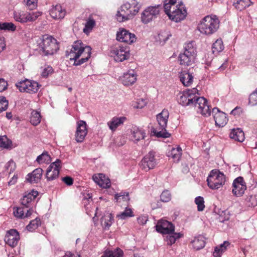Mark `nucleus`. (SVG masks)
Returning <instances> with one entry per match:
<instances>
[{"label": "nucleus", "mask_w": 257, "mask_h": 257, "mask_svg": "<svg viewBox=\"0 0 257 257\" xmlns=\"http://www.w3.org/2000/svg\"><path fill=\"white\" fill-rule=\"evenodd\" d=\"M197 92L198 90L193 88L179 93L177 98L178 103L184 106H194L198 113L205 116H209L211 110L207 104V100L203 97L197 95Z\"/></svg>", "instance_id": "nucleus-1"}, {"label": "nucleus", "mask_w": 257, "mask_h": 257, "mask_svg": "<svg viewBox=\"0 0 257 257\" xmlns=\"http://www.w3.org/2000/svg\"><path fill=\"white\" fill-rule=\"evenodd\" d=\"M91 54V48L85 46L81 41H76L70 51L66 52V56L70 60H74L73 65L79 66L88 60Z\"/></svg>", "instance_id": "nucleus-2"}, {"label": "nucleus", "mask_w": 257, "mask_h": 257, "mask_svg": "<svg viewBox=\"0 0 257 257\" xmlns=\"http://www.w3.org/2000/svg\"><path fill=\"white\" fill-rule=\"evenodd\" d=\"M141 4L136 0L126 3L120 6L117 11L115 18L119 22H123L132 19L139 11Z\"/></svg>", "instance_id": "nucleus-3"}, {"label": "nucleus", "mask_w": 257, "mask_h": 257, "mask_svg": "<svg viewBox=\"0 0 257 257\" xmlns=\"http://www.w3.org/2000/svg\"><path fill=\"white\" fill-rule=\"evenodd\" d=\"M38 44L39 53L42 55L48 56L53 55L59 49L58 43L52 36H44L40 39Z\"/></svg>", "instance_id": "nucleus-4"}, {"label": "nucleus", "mask_w": 257, "mask_h": 257, "mask_svg": "<svg viewBox=\"0 0 257 257\" xmlns=\"http://www.w3.org/2000/svg\"><path fill=\"white\" fill-rule=\"evenodd\" d=\"M169 116L167 109H164L161 112L156 116L157 121L159 125L158 128H153L152 132L158 138H167L170 134L167 132L166 127Z\"/></svg>", "instance_id": "nucleus-5"}, {"label": "nucleus", "mask_w": 257, "mask_h": 257, "mask_svg": "<svg viewBox=\"0 0 257 257\" xmlns=\"http://www.w3.org/2000/svg\"><path fill=\"white\" fill-rule=\"evenodd\" d=\"M219 24V20L216 16H207L200 21L198 29L202 34L211 35L217 30Z\"/></svg>", "instance_id": "nucleus-6"}, {"label": "nucleus", "mask_w": 257, "mask_h": 257, "mask_svg": "<svg viewBox=\"0 0 257 257\" xmlns=\"http://www.w3.org/2000/svg\"><path fill=\"white\" fill-rule=\"evenodd\" d=\"M184 49L183 53H180L179 56L180 64L184 66L191 65L194 62L196 55L194 42L191 41L185 44Z\"/></svg>", "instance_id": "nucleus-7"}, {"label": "nucleus", "mask_w": 257, "mask_h": 257, "mask_svg": "<svg viewBox=\"0 0 257 257\" xmlns=\"http://www.w3.org/2000/svg\"><path fill=\"white\" fill-rule=\"evenodd\" d=\"M208 187L213 190L222 187L225 182V176L223 173L217 170H212L207 179Z\"/></svg>", "instance_id": "nucleus-8"}, {"label": "nucleus", "mask_w": 257, "mask_h": 257, "mask_svg": "<svg viewBox=\"0 0 257 257\" xmlns=\"http://www.w3.org/2000/svg\"><path fill=\"white\" fill-rule=\"evenodd\" d=\"M16 85L21 92L29 93H36L41 86L37 82L28 79L19 82Z\"/></svg>", "instance_id": "nucleus-9"}, {"label": "nucleus", "mask_w": 257, "mask_h": 257, "mask_svg": "<svg viewBox=\"0 0 257 257\" xmlns=\"http://www.w3.org/2000/svg\"><path fill=\"white\" fill-rule=\"evenodd\" d=\"M61 161L57 159L48 167L46 172V178L48 181H52L58 178L61 168Z\"/></svg>", "instance_id": "nucleus-10"}, {"label": "nucleus", "mask_w": 257, "mask_h": 257, "mask_svg": "<svg viewBox=\"0 0 257 257\" xmlns=\"http://www.w3.org/2000/svg\"><path fill=\"white\" fill-rule=\"evenodd\" d=\"M110 54L115 61L122 62L130 57V49L126 46H119L113 48L110 51Z\"/></svg>", "instance_id": "nucleus-11"}, {"label": "nucleus", "mask_w": 257, "mask_h": 257, "mask_svg": "<svg viewBox=\"0 0 257 257\" xmlns=\"http://www.w3.org/2000/svg\"><path fill=\"white\" fill-rule=\"evenodd\" d=\"M160 5L149 7L141 14V20L144 24H148L156 19L159 14Z\"/></svg>", "instance_id": "nucleus-12"}, {"label": "nucleus", "mask_w": 257, "mask_h": 257, "mask_svg": "<svg viewBox=\"0 0 257 257\" xmlns=\"http://www.w3.org/2000/svg\"><path fill=\"white\" fill-rule=\"evenodd\" d=\"M155 152L150 151L146 155L140 162V167L142 170L148 171L153 169L157 164L156 160L155 158Z\"/></svg>", "instance_id": "nucleus-13"}, {"label": "nucleus", "mask_w": 257, "mask_h": 257, "mask_svg": "<svg viewBox=\"0 0 257 257\" xmlns=\"http://www.w3.org/2000/svg\"><path fill=\"white\" fill-rule=\"evenodd\" d=\"M232 192L237 197L241 196L246 189V184L242 177H238L234 180L232 184Z\"/></svg>", "instance_id": "nucleus-14"}, {"label": "nucleus", "mask_w": 257, "mask_h": 257, "mask_svg": "<svg viewBox=\"0 0 257 257\" xmlns=\"http://www.w3.org/2000/svg\"><path fill=\"white\" fill-rule=\"evenodd\" d=\"M116 40L119 42L131 44L135 42L136 37L135 34L124 29H119L116 34Z\"/></svg>", "instance_id": "nucleus-15"}, {"label": "nucleus", "mask_w": 257, "mask_h": 257, "mask_svg": "<svg viewBox=\"0 0 257 257\" xmlns=\"http://www.w3.org/2000/svg\"><path fill=\"white\" fill-rule=\"evenodd\" d=\"M156 229L157 232L163 234H170L174 231L175 226L171 222L162 219L158 222Z\"/></svg>", "instance_id": "nucleus-16"}, {"label": "nucleus", "mask_w": 257, "mask_h": 257, "mask_svg": "<svg viewBox=\"0 0 257 257\" xmlns=\"http://www.w3.org/2000/svg\"><path fill=\"white\" fill-rule=\"evenodd\" d=\"M186 10L184 9L182 5L179 7H175L173 11L171 12V14L169 15V18L172 21L175 22H180L183 20L186 16Z\"/></svg>", "instance_id": "nucleus-17"}, {"label": "nucleus", "mask_w": 257, "mask_h": 257, "mask_svg": "<svg viewBox=\"0 0 257 257\" xmlns=\"http://www.w3.org/2000/svg\"><path fill=\"white\" fill-rule=\"evenodd\" d=\"M20 239L19 232L16 229L9 230L5 237L6 243L12 247H15Z\"/></svg>", "instance_id": "nucleus-18"}, {"label": "nucleus", "mask_w": 257, "mask_h": 257, "mask_svg": "<svg viewBox=\"0 0 257 257\" xmlns=\"http://www.w3.org/2000/svg\"><path fill=\"white\" fill-rule=\"evenodd\" d=\"M212 113L213 114L214 119L216 125L219 127L224 126L228 121L226 114L221 111L218 108L214 107L212 109Z\"/></svg>", "instance_id": "nucleus-19"}, {"label": "nucleus", "mask_w": 257, "mask_h": 257, "mask_svg": "<svg viewBox=\"0 0 257 257\" xmlns=\"http://www.w3.org/2000/svg\"><path fill=\"white\" fill-rule=\"evenodd\" d=\"M87 134V130L86 122L83 120L78 121L75 134L76 141L79 143L82 142Z\"/></svg>", "instance_id": "nucleus-20"}, {"label": "nucleus", "mask_w": 257, "mask_h": 257, "mask_svg": "<svg viewBox=\"0 0 257 257\" xmlns=\"http://www.w3.org/2000/svg\"><path fill=\"white\" fill-rule=\"evenodd\" d=\"M38 195V192L34 190H32L31 192L25 194L21 199V205L27 209L33 208L32 202L34 201Z\"/></svg>", "instance_id": "nucleus-21"}, {"label": "nucleus", "mask_w": 257, "mask_h": 257, "mask_svg": "<svg viewBox=\"0 0 257 257\" xmlns=\"http://www.w3.org/2000/svg\"><path fill=\"white\" fill-rule=\"evenodd\" d=\"M66 10L60 5L53 6L50 10V15L54 19H63L66 15Z\"/></svg>", "instance_id": "nucleus-22"}, {"label": "nucleus", "mask_w": 257, "mask_h": 257, "mask_svg": "<svg viewBox=\"0 0 257 257\" xmlns=\"http://www.w3.org/2000/svg\"><path fill=\"white\" fill-rule=\"evenodd\" d=\"M137 76V73L134 70H130L123 74L121 77L122 83L126 86L132 85L136 81Z\"/></svg>", "instance_id": "nucleus-23"}, {"label": "nucleus", "mask_w": 257, "mask_h": 257, "mask_svg": "<svg viewBox=\"0 0 257 257\" xmlns=\"http://www.w3.org/2000/svg\"><path fill=\"white\" fill-rule=\"evenodd\" d=\"M92 178L96 183L102 188H107L110 186L109 179L102 174H99L97 175H94L93 176Z\"/></svg>", "instance_id": "nucleus-24"}, {"label": "nucleus", "mask_w": 257, "mask_h": 257, "mask_svg": "<svg viewBox=\"0 0 257 257\" xmlns=\"http://www.w3.org/2000/svg\"><path fill=\"white\" fill-rule=\"evenodd\" d=\"M25 207H18L14 208V214L19 218H25L30 217L33 212V208L27 209L26 210L24 208Z\"/></svg>", "instance_id": "nucleus-25"}, {"label": "nucleus", "mask_w": 257, "mask_h": 257, "mask_svg": "<svg viewBox=\"0 0 257 257\" xmlns=\"http://www.w3.org/2000/svg\"><path fill=\"white\" fill-rule=\"evenodd\" d=\"M43 173V169L38 168L27 175V180L31 183H38L40 181Z\"/></svg>", "instance_id": "nucleus-26"}, {"label": "nucleus", "mask_w": 257, "mask_h": 257, "mask_svg": "<svg viewBox=\"0 0 257 257\" xmlns=\"http://www.w3.org/2000/svg\"><path fill=\"white\" fill-rule=\"evenodd\" d=\"M193 76L187 71H182L179 74L180 80L185 86H189L193 82Z\"/></svg>", "instance_id": "nucleus-27"}, {"label": "nucleus", "mask_w": 257, "mask_h": 257, "mask_svg": "<svg viewBox=\"0 0 257 257\" xmlns=\"http://www.w3.org/2000/svg\"><path fill=\"white\" fill-rule=\"evenodd\" d=\"M131 133L132 135L133 140L135 142H138L141 140L144 139L145 137V131L136 126L132 127L131 129Z\"/></svg>", "instance_id": "nucleus-28"}, {"label": "nucleus", "mask_w": 257, "mask_h": 257, "mask_svg": "<svg viewBox=\"0 0 257 257\" xmlns=\"http://www.w3.org/2000/svg\"><path fill=\"white\" fill-rule=\"evenodd\" d=\"M125 120H126V117L124 116L114 117L107 122V125L109 128L113 132L116 130L118 126L123 124Z\"/></svg>", "instance_id": "nucleus-29"}, {"label": "nucleus", "mask_w": 257, "mask_h": 257, "mask_svg": "<svg viewBox=\"0 0 257 257\" xmlns=\"http://www.w3.org/2000/svg\"><path fill=\"white\" fill-rule=\"evenodd\" d=\"M229 137L231 139L239 142H242L244 140V133L239 128L232 129L230 133Z\"/></svg>", "instance_id": "nucleus-30"}, {"label": "nucleus", "mask_w": 257, "mask_h": 257, "mask_svg": "<svg viewBox=\"0 0 257 257\" xmlns=\"http://www.w3.org/2000/svg\"><path fill=\"white\" fill-rule=\"evenodd\" d=\"M14 18L16 21L21 23L29 22V13L24 12H14Z\"/></svg>", "instance_id": "nucleus-31"}, {"label": "nucleus", "mask_w": 257, "mask_h": 257, "mask_svg": "<svg viewBox=\"0 0 257 257\" xmlns=\"http://www.w3.org/2000/svg\"><path fill=\"white\" fill-rule=\"evenodd\" d=\"M192 247L196 250H199L203 248L205 244L204 238L202 235H199L194 237V239L191 242Z\"/></svg>", "instance_id": "nucleus-32"}, {"label": "nucleus", "mask_w": 257, "mask_h": 257, "mask_svg": "<svg viewBox=\"0 0 257 257\" xmlns=\"http://www.w3.org/2000/svg\"><path fill=\"white\" fill-rule=\"evenodd\" d=\"M182 155V149L178 146L176 148H172L170 152H168V156L171 157L174 162H178Z\"/></svg>", "instance_id": "nucleus-33"}, {"label": "nucleus", "mask_w": 257, "mask_h": 257, "mask_svg": "<svg viewBox=\"0 0 257 257\" xmlns=\"http://www.w3.org/2000/svg\"><path fill=\"white\" fill-rule=\"evenodd\" d=\"M167 235L166 237L165 240L167 242L168 245H171L174 243L177 239H179L183 236V234L181 233H176L172 232L170 234H167Z\"/></svg>", "instance_id": "nucleus-34"}, {"label": "nucleus", "mask_w": 257, "mask_h": 257, "mask_svg": "<svg viewBox=\"0 0 257 257\" xmlns=\"http://www.w3.org/2000/svg\"><path fill=\"white\" fill-rule=\"evenodd\" d=\"M251 3L250 0H234L233 5L237 10L241 11L249 7Z\"/></svg>", "instance_id": "nucleus-35"}, {"label": "nucleus", "mask_w": 257, "mask_h": 257, "mask_svg": "<svg viewBox=\"0 0 257 257\" xmlns=\"http://www.w3.org/2000/svg\"><path fill=\"white\" fill-rule=\"evenodd\" d=\"M230 244L227 241H224V242L219 246H216L213 253L214 257H221L222 253L226 249V247Z\"/></svg>", "instance_id": "nucleus-36"}, {"label": "nucleus", "mask_w": 257, "mask_h": 257, "mask_svg": "<svg viewBox=\"0 0 257 257\" xmlns=\"http://www.w3.org/2000/svg\"><path fill=\"white\" fill-rule=\"evenodd\" d=\"M113 221V217L111 214H108L101 218V225L105 230L109 228Z\"/></svg>", "instance_id": "nucleus-37"}, {"label": "nucleus", "mask_w": 257, "mask_h": 257, "mask_svg": "<svg viewBox=\"0 0 257 257\" xmlns=\"http://www.w3.org/2000/svg\"><path fill=\"white\" fill-rule=\"evenodd\" d=\"M176 0H165L164 2V12L169 16V15L171 14L172 8L173 9L175 7H177V5H175Z\"/></svg>", "instance_id": "nucleus-38"}, {"label": "nucleus", "mask_w": 257, "mask_h": 257, "mask_svg": "<svg viewBox=\"0 0 257 257\" xmlns=\"http://www.w3.org/2000/svg\"><path fill=\"white\" fill-rule=\"evenodd\" d=\"M36 161L39 164H49L51 161V158L48 153L45 151L41 155L37 157Z\"/></svg>", "instance_id": "nucleus-39"}, {"label": "nucleus", "mask_w": 257, "mask_h": 257, "mask_svg": "<svg viewBox=\"0 0 257 257\" xmlns=\"http://www.w3.org/2000/svg\"><path fill=\"white\" fill-rule=\"evenodd\" d=\"M224 49L223 42L221 40H217L212 45V50L214 54H217Z\"/></svg>", "instance_id": "nucleus-40"}, {"label": "nucleus", "mask_w": 257, "mask_h": 257, "mask_svg": "<svg viewBox=\"0 0 257 257\" xmlns=\"http://www.w3.org/2000/svg\"><path fill=\"white\" fill-rule=\"evenodd\" d=\"M41 116L40 113L36 110L31 112L30 122L33 125H37L41 122Z\"/></svg>", "instance_id": "nucleus-41"}, {"label": "nucleus", "mask_w": 257, "mask_h": 257, "mask_svg": "<svg viewBox=\"0 0 257 257\" xmlns=\"http://www.w3.org/2000/svg\"><path fill=\"white\" fill-rule=\"evenodd\" d=\"M92 196L90 195L89 194H87L86 196H85L82 201V203L83 205L86 213L89 214V212L90 211V208L91 206V203H92Z\"/></svg>", "instance_id": "nucleus-42"}, {"label": "nucleus", "mask_w": 257, "mask_h": 257, "mask_svg": "<svg viewBox=\"0 0 257 257\" xmlns=\"http://www.w3.org/2000/svg\"><path fill=\"white\" fill-rule=\"evenodd\" d=\"M40 225V219L39 218H36L30 222L29 224L26 226V228L29 231H33Z\"/></svg>", "instance_id": "nucleus-43"}, {"label": "nucleus", "mask_w": 257, "mask_h": 257, "mask_svg": "<svg viewBox=\"0 0 257 257\" xmlns=\"http://www.w3.org/2000/svg\"><path fill=\"white\" fill-rule=\"evenodd\" d=\"M0 30L14 32L16 30V26L12 23L0 22Z\"/></svg>", "instance_id": "nucleus-44"}, {"label": "nucleus", "mask_w": 257, "mask_h": 257, "mask_svg": "<svg viewBox=\"0 0 257 257\" xmlns=\"http://www.w3.org/2000/svg\"><path fill=\"white\" fill-rule=\"evenodd\" d=\"M95 25V20L92 18L91 16H89L85 23V28L83 29V32L85 33H86L88 31L91 30Z\"/></svg>", "instance_id": "nucleus-45"}, {"label": "nucleus", "mask_w": 257, "mask_h": 257, "mask_svg": "<svg viewBox=\"0 0 257 257\" xmlns=\"http://www.w3.org/2000/svg\"><path fill=\"white\" fill-rule=\"evenodd\" d=\"M114 200L116 202H120L121 200L123 201H127L130 200L129 193L128 192H120L116 194L114 196Z\"/></svg>", "instance_id": "nucleus-46"}, {"label": "nucleus", "mask_w": 257, "mask_h": 257, "mask_svg": "<svg viewBox=\"0 0 257 257\" xmlns=\"http://www.w3.org/2000/svg\"><path fill=\"white\" fill-rule=\"evenodd\" d=\"M122 250L117 249L116 251H106L101 257H122Z\"/></svg>", "instance_id": "nucleus-47"}, {"label": "nucleus", "mask_w": 257, "mask_h": 257, "mask_svg": "<svg viewBox=\"0 0 257 257\" xmlns=\"http://www.w3.org/2000/svg\"><path fill=\"white\" fill-rule=\"evenodd\" d=\"M132 216H134V214L132 209L127 208H126L124 211L117 215V217L121 219H125Z\"/></svg>", "instance_id": "nucleus-48"}, {"label": "nucleus", "mask_w": 257, "mask_h": 257, "mask_svg": "<svg viewBox=\"0 0 257 257\" xmlns=\"http://www.w3.org/2000/svg\"><path fill=\"white\" fill-rule=\"evenodd\" d=\"M194 202L197 206V210L198 211H202L204 209V200L202 197L198 196L196 197Z\"/></svg>", "instance_id": "nucleus-49"}, {"label": "nucleus", "mask_w": 257, "mask_h": 257, "mask_svg": "<svg viewBox=\"0 0 257 257\" xmlns=\"http://www.w3.org/2000/svg\"><path fill=\"white\" fill-rule=\"evenodd\" d=\"M12 142L7 138H0V147L5 149L11 148Z\"/></svg>", "instance_id": "nucleus-50"}, {"label": "nucleus", "mask_w": 257, "mask_h": 257, "mask_svg": "<svg viewBox=\"0 0 257 257\" xmlns=\"http://www.w3.org/2000/svg\"><path fill=\"white\" fill-rule=\"evenodd\" d=\"M8 104V101L6 99L5 97H0V113L7 109Z\"/></svg>", "instance_id": "nucleus-51"}, {"label": "nucleus", "mask_w": 257, "mask_h": 257, "mask_svg": "<svg viewBox=\"0 0 257 257\" xmlns=\"http://www.w3.org/2000/svg\"><path fill=\"white\" fill-rule=\"evenodd\" d=\"M171 199V195L168 190L163 191L160 195V200L162 202H168Z\"/></svg>", "instance_id": "nucleus-52"}, {"label": "nucleus", "mask_w": 257, "mask_h": 257, "mask_svg": "<svg viewBox=\"0 0 257 257\" xmlns=\"http://www.w3.org/2000/svg\"><path fill=\"white\" fill-rule=\"evenodd\" d=\"M171 36V35L167 32H161L158 35L159 40L160 42H163L164 43H165Z\"/></svg>", "instance_id": "nucleus-53"}, {"label": "nucleus", "mask_w": 257, "mask_h": 257, "mask_svg": "<svg viewBox=\"0 0 257 257\" xmlns=\"http://www.w3.org/2000/svg\"><path fill=\"white\" fill-rule=\"evenodd\" d=\"M248 104L252 106L257 105V94L253 92L249 95Z\"/></svg>", "instance_id": "nucleus-54"}, {"label": "nucleus", "mask_w": 257, "mask_h": 257, "mask_svg": "<svg viewBox=\"0 0 257 257\" xmlns=\"http://www.w3.org/2000/svg\"><path fill=\"white\" fill-rule=\"evenodd\" d=\"M24 2L30 10H34L37 7L38 0H24Z\"/></svg>", "instance_id": "nucleus-55"}, {"label": "nucleus", "mask_w": 257, "mask_h": 257, "mask_svg": "<svg viewBox=\"0 0 257 257\" xmlns=\"http://www.w3.org/2000/svg\"><path fill=\"white\" fill-rule=\"evenodd\" d=\"M246 201L248 202L249 206H255L257 205V199L255 196L250 195L247 197Z\"/></svg>", "instance_id": "nucleus-56"}, {"label": "nucleus", "mask_w": 257, "mask_h": 257, "mask_svg": "<svg viewBox=\"0 0 257 257\" xmlns=\"http://www.w3.org/2000/svg\"><path fill=\"white\" fill-rule=\"evenodd\" d=\"M53 72V69L51 66H47L45 67L42 72L41 75L43 77H47Z\"/></svg>", "instance_id": "nucleus-57"}, {"label": "nucleus", "mask_w": 257, "mask_h": 257, "mask_svg": "<svg viewBox=\"0 0 257 257\" xmlns=\"http://www.w3.org/2000/svg\"><path fill=\"white\" fill-rule=\"evenodd\" d=\"M42 14L41 12H36L29 13V22H33L35 21L39 17H40Z\"/></svg>", "instance_id": "nucleus-58"}, {"label": "nucleus", "mask_w": 257, "mask_h": 257, "mask_svg": "<svg viewBox=\"0 0 257 257\" xmlns=\"http://www.w3.org/2000/svg\"><path fill=\"white\" fill-rule=\"evenodd\" d=\"M8 83L3 78H0V92H3L7 89Z\"/></svg>", "instance_id": "nucleus-59"}, {"label": "nucleus", "mask_w": 257, "mask_h": 257, "mask_svg": "<svg viewBox=\"0 0 257 257\" xmlns=\"http://www.w3.org/2000/svg\"><path fill=\"white\" fill-rule=\"evenodd\" d=\"M62 181L68 186H71L73 183V179L69 176L62 178Z\"/></svg>", "instance_id": "nucleus-60"}, {"label": "nucleus", "mask_w": 257, "mask_h": 257, "mask_svg": "<svg viewBox=\"0 0 257 257\" xmlns=\"http://www.w3.org/2000/svg\"><path fill=\"white\" fill-rule=\"evenodd\" d=\"M148 220V217L145 215L140 216L137 218L138 223L141 225H144L146 224Z\"/></svg>", "instance_id": "nucleus-61"}, {"label": "nucleus", "mask_w": 257, "mask_h": 257, "mask_svg": "<svg viewBox=\"0 0 257 257\" xmlns=\"http://www.w3.org/2000/svg\"><path fill=\"white\" fill-rule=\"evenodd\" d=\"M241 112V108L239 106H236L231 111L230 114L234 115H239Z\"/></svg>", "instance_id": "nucleus-62"}, {"label": "nucleus", "mask_w": 257, "mask_h": 257, "mask_svg": "<svg viewBox=\"0 0 257 257\" xmlns=\"http://www.w3.org/2000/svg\"><path fill=\"white\" fill-rule=\"evenodd\" d=\"M6 47V44L4 38H0V52L3 51Z\"/></svg>", "instance_id": "nucleus-63"}, {"label": "nucleus", "mask_w": 257, "mask_h": 257, "mask_svg": "<svg viewBox=\"0 0 257 257\" xmlns=\"http://www.w3.org/2000/svg\"><path fill=\"white\" fill-rule=\"evenodd\" d=\"M65 256L67 257H80L79 255L73 254L71 252L66 253Z\"/></svg>", "instance_id": "nucleus-64"}]
</instances>
